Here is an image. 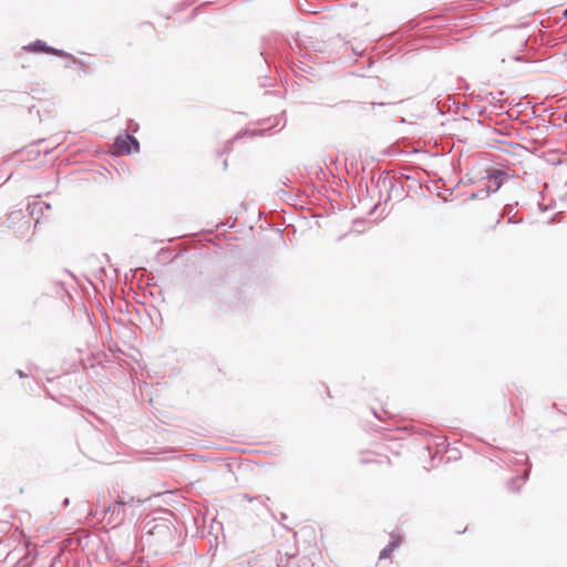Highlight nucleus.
I'll return each instance as SVG.
<instances>
[{
	"label": "nucleus",
	"mask_w": 567,
	"mask_h": 567,
	"mask_svg": "<svg viewBox=\"0 0 567 567\" xmlns=\"http://www.w3.org/2000/svg\"><path fill=\"white\" fill-rule=\"evenodd\" d=\"M244 497H245L246 499H248L249 502H251V501H252V497H250L248 494H245V495H244Z\"/></svg>",
	"instance_id": "obj_11"
},
{
	"label": "nucleus",
	"mask_w": 567,
	"mask_h": 567,
	"mask_svg": "<svg viewBox=\"0 0 567 567\" xmlns=\"http://www.w3.org/2000/svg\"><path fill=\"white\" fill-rule=\"evenodd\" d=\"M528 473H529V470L525 471V473H524V475L522 477L517 476L515 478H512L507 483L508 489L513 491V492H519V489L522 487V483L520 482H525L527 480Z\"/></svg>",
	"instance_id": "obj_6"
},
{
	"label": "nucleus",
	"mask_w": 567,
	"mask_h": 567,
	"mask_svg": "<svg viewBox=\"0 0 567 567\" xmlns=\"http://www.w3.org/2000/svg\"><path fill=\"white\" fill-rule=\"evenodd\" d=\"M126 504V502L122 501L121 498L117 501V506H114L112 512L113 514H120L121 513V507L124 506Z\"/></svg>",
	"instance_id": "obj_8"
},
{
	"label": "nucleus",
	"mask_w": 567,
	"mask_h": 567,
	"mask_svg": "<svg viewBox=\"0 0 567 567\" xmlns=\"http://www.w3.org/2000/svg\"><path fill=\"white\" fill-rule=\"evenodd\" d=\"M37 206H40V209H42V206H45V208H47V209H50V205H49V204H44V203H40V202H39V203H37V204L34 205V208H35Z\"/></svg>",
	"instance_id": "obj_9"
},
{
	"label": "nucleus",
	"mask_w": 567,
	"mask_h": 567,
	"mask_svg": "<svg viewBox=\"0 0 567 567\" xmlns=\"http://www.w3.org/2000/svg\"><path fill=\"white\" fill-rule=\"evenodd\" d=\"M277 567H286V566L281 565V564H278Z\"/></svg>",
	"instance_id": "obj_13"
},
{
	"label": "nucleus",
	"mask_w": 567,
	"mask_h": 567,
	"mask_svg": "<svg viewBox=\"0 0 567 567\" xmlns=\"http://www.w3.org/2000/svg\"><path fill=\"white\" fill-rule=\"evenodd\" d=\"M485 197H487L486 189H481L476 193L471 194V196H470L471 199L485 198Z\"/></svg>",
	"instance_id": "obj_7"
},
{
	"label": "nucleus",
	"mask_w": 567,
	"mask_h": 567,
	"mask_svg": "<svg viewBox=\"0 0 567 567\" xmlns=\"http://www.w3.org/2000/svg\"><path fill=\"white\" fill-rule=\"evenodd\" d=\"M17 373H18V375H19L20 378H24V377H27V374H25L23 371H21V370H17Z\"/></svg>",
	"instance_id": "obj_10"
},
{
	"label": "nucleus",
	"mask_w": 567,
	"mask_h": 567,
	"mask_svg": "<svg viewBox=\"0 0 567 567\" xmlns=\"http://www.w3.org/2000/svg\"><path fill=\"white\" fill-rule=\"evenodd\" d=\"M64 505H68L69 504V499L65 498L64 502H63Z\"/></svg>",
	"instance_id": "obj_12"
},
{
	"label": "nucleus",
	"mask_w": 567,
	"mask_h": 567,
	"mask_svg": "<svg viewBox=\"0 0 567 567\" xmlns=\"http://www.w3.org/2000/svg\"><path fill=\"white\" fill-rule=\"evenodd\" d=\"M564 16L567 17V9L565 10Z\"/></svg>",
	"instance_id": "obj_14"
},
{
	"label": "nucleus",
	"mask_w": 567,
	"mask_h": 567,
	"mask_svg": "<svg viewBox=\"0 0 567 567\" xmlns=\"http://www.w3.org/2000/svg\"><path fill=\"white\" fill-rule=\"evenodd\" d=\"M8 227H13L16 224L18 225V231L20 233L21 237H24L28 235L31 228V219L27 217L22 210H14L11 212L8 219Z\"/></svg>",
	"instance_id": "obj_1"
},
{
	"label": "nucleus",
	"mask_w": 567,
	"mask_h": 567,
	"mask_svg": "<svg viewBox=\"0 0 567 567\" xmlns=\"http://www.w3.org/2000/svg\"><path fill=\"white\" fill-rule=\"evenodd\" d=\"M508 177V174L503 169L494 168L489 171L487 174L486 196H489L491 193H496Z\"/></svg>",
	"instance_id": "obj_2"
},
{
	"label": "nucleus",
	"mask_w": 567,
	"mask_h": 567,
	"mask_svg": "<svg viewBox=\"0 0 567 567\" xmlns=\"http://www.w3.org/2000/svg\"><path fill=\"white\" fill-rule=\"evenodd\" d=\"M114 145H115L116 152L118 154H131V152H132L131 146L134 147L135 152L140 151L138 141L130 134H126L125 136H117L115 138Z\"/></svg>",
	"instance_id": "obj_3"
},
{
	"label": "nucleus",
	"mask_w": 567,
	"mask_h": 567,
	"mask_svg": "<svg viewBox=\"0 0 567 567\" xmlns=\"http://www.w3.org/2000/svg\"><path fill=\"white\" fill-rule=\"evenodd\" d=\"M25 49L29 51H32V52H45V53H51V54H55L59 56L66 55V53L64 51L49 47L45 42H43L41 40H37V41L30 43L28 47H25Z\"/></svg>",
	"instance_id": "obj_4"
},
{
	"label": "nucleus",
	"mask_w": 567,
	"mask_h": 567,
	"mask_svg": "<svg viewBox=\"0 0 567 567\" xmlns=\"http://www.w3.org/2000/svg\"><path fill=\"white\" fill-rule=\"evenodd\" d=\"M399 545H400V537L399 536L394 537L393 535H391V542L381 550L379 558L380 559L389 558L391 556V554L393 553V550L399 547Z\"/></svg>",
	"instance_id": "obj_5"
}]
</instances>
